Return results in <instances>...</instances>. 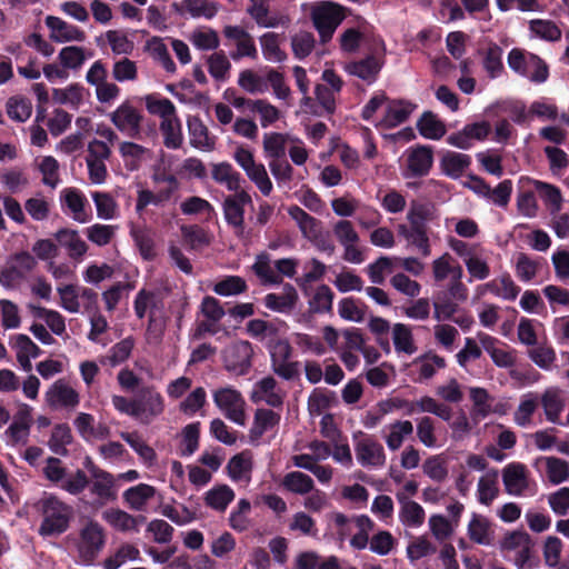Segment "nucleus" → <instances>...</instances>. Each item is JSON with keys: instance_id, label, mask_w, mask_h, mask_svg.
Masks as SVG:
<instances>
[{"instance_id": "obj_59", "label": "nucleus", "mask_w": 569, "mask_h": 569, "mask_svg": "<svg viewBox=\"0 0 569 569\" xmlns=\"http://www.w3.org/2000/svg\"><path fill=\"white\" fill-rule=\"evenodd\" d=\"M160 132L163 139V144L168 149H179L183 143L182 127L179 118H171L170 120L160 122Z\"/></svg>"}, {"instance_id": "obj_32", "label": "nucleus", "mask_w": 569, "mask_h": 569, "mask_svg": "<svg viewBox=\"0 0 569 569\" xmlns=\"http://www.w3.org/2000/svg\"><path fill=\"white\" fill-rule=\"evenodd\" d=\"M438 218L433 203L411 200L406 214V224L428 228V224Z\"/></svg>"}, {"instance_id": "obj_34", "label": "nucleus", "mask_w": 569, "mask_h": 569, "mask_svg": "<svg viewBox=\"0 0 569 569\" xmlns=\"http://www.w3.org/2000/svg\"><path fill=\"white\" fill-rule=\"evenodd\" d=\"M252 468L253 458L250 451H242L233 456L227 465L229 477L234 482L244 485H248L251 481Z\"/></svg>"}, {"instance_id": "obj_41", "label": "nucleus", "mask_w": 569, "mask_h": 569, "mask_svg": "<svg viewBox=\"0 0 569 569\" xmlns=\"http://www.w3.org/2000/svg\"><path fill=\"white\" fill-rule=\"evenodd\" d=\"M528 28L530 38L547 42H557L562 36L559 26L549 19H531L528 21Z\"/></svg>"}, {"instance_id": "obj_24", "label": "nucleus", "mask_w": 569, "mask_h": 569, "mask_svg": "<svg viewBox=\"0 0 569 569\" xmlns=\"http://www.w3.org/2000/svg\"><path fill=\"white\" fill-rule=\"evenodd\" d=\"M477 338L497 367L510 368L516 365V352L507 348H500L497 338L485 332H478Z\"/></svg>"}, {"instance_id": "obj_16", "label": "nucleus", "mask_w": 569, "mask_h": 569, "mask_svg": "<svg viewBox=\"0 0 569 569\" xmlns=\"http://www.w3.org/2000/svg\"><path fill=\"white\" fill-rule=\"evenodd\" d=\"M356 458L365 468L379 469L386 465L383 446L371 436H363L355 443Z\"/></svg>"}, {"instance_id": "obj_7", "label": "nucleus", "mask_w": 569, "mask_h": 569, "mask_svg": "<svg viewBox=\"0 0 569 569\" xmlns=\"http://www.w3.org/2000/svg\"><path fill=\"white\" fill-rule=\"evenodd\" d=\"M332 232L339 244L343 248L342 259L345 261L353 264H360L365 261L359 233L350 220H338L332 226Z\"/></svg>"}, {"instance_id": "obj_1", "label": "nucleus", "mask_w": 569, "mask_h": 569, "mask_svg": "<svg viewBox=\"0 0 569 569\" xmlns=\"http://www.w3.org/2000/svg\"><path fill=\"white\" fill-rule=\"evenodd\" d=\"M533 541L530 535L523 530H511L505 533L499 541V549L503 557L511 560L518 569H532L535 562Z\"/></svg>"}, {"instance_id": "obj_35", "label": "nucleus", "mask_w": 569, "mask_h": 569, "mask_svg": "<svg viewBox=\"0 0 569 569\" xmlns=\"http://www.w3.org/2000/svg\"><path fill=\"white\" fill-rule=\"evenodd\" d=\"M297 301V290L289 283L282 287L280 293H268L263 299L264 306L268 309L280 313H288L292 311Z\"/></svg>"}, {"instance_id": "obj_44", "label": "nucleus", "mask_w": 569, "mask_h": 569, "mask_svg": "<svg viewBox=\"0 0 569 569\" xmlns=\"http://www.w3.org/2000/svg\"><path fill=\"white\" fill-rule=\"evenodd\" d=\"M212 179L220 184H224L229 191H242L241 176L228 162H220L212 166Z\"/></svg>"}, {"instance_id": "obj_33", "label": "nucleus", "mask_w": 569, "mask_h": 569, "mask_svg": "<svg viewBox=\"0 0 569 569\" xmlns=\"http://www.w3.org/2000/svg\"><path fill=\"white\" fill-rule=\"evenodd\" d=\"M11 343L21 369L30 372L32 369L31 359L39 357L40 348L27 335L22 333L14 336Z\"/></svg>"}, {"instance_id": "obj_6", "label": "nucleus", "mask_w": 569, "mask_h": 569, "mask_svg": "<svg viewBox=\"0 0 569 569\" xmlns=\"http://www.w3.org/2000/svg\"><path fill=\"white\" fill-rule=\"evenodd\" d=\"M212 400L221 413L238 426L247 423V402L242 393L232 386H224L212 391Z\"/></svg>"}, {"instance_id": "obj_23", "label": "nucleus", "mask_w": 569, "mask_h": 569, "mask_svg": "<svg viewBox=\"0 0 569 569\" xmlns=\"http://www.w3.org/2000/svg\"><path fill=\"white\" fill-rule=\"evenodd\" d=\"M505 490L511 496H523L529 488L527 467L520 462H512L502 469Z\"/></svg>"}, {"instance_id": "obj_27", "label": "nucleus", "mask_w": 569, "mask_h": 569, "mask_svg": "<svg viewBox=\"0 0 569 569\" xmlns=\"http://www.w3.org/2000/svg\"><path fill=\"white\" fill-rule=\"evenodd\" d=\"M397 233L407 241L408 246L415 247L422 257L431 254L428 228L409 226L402 222L397 226Z\"/></svg>"}, {"instance_id": "obj_51", "label": "nucleus", "mask_w": 569, "mask_h": 569, "mask_svg": "<svg viewBox=\"0 0 569 569\" xmlns=\"http://www.w3.org/2000/svg\"><path fill=\"white\" fill-rule=\"evenodd\" d=\"M539 396L528 392L520 398V402L513 413L515 422L520 427H529L532 423V416L538 409Z\"/></svg>"}, {"instance_id": "obj_22", "label": "nucleus", "mask_w": 569, "mask_h": 569, "mask_svg": "<svg viewBox=\"0 0 569 569\" xmlns=\"http://www.w3.org/2000/svg\"><path fill=\"white\" fill-rule=\"evenodd\" d=\"M73 427L87 442L103 440L110 435V428L88 412H79L73 420Z\"/></svg>"}, {"instance_id": "obj_42", "label": "nucleus", "mask_w": 569, "mask_h": 569, "mask_svg": "<svg viewBox=\"0 0 569 569\" xmlns=\"http://www.w3.org/2000/svg\"><path fill=\"white\" fill-rule=\"evenodd\" d=\"M432 277L436 282H442L447 278H462L463 271L460 264L455 263L453 257L449 252L442 253L431 263Z\"/></svg>"}, {"instance_id": "obj_48", "label": "nucleus", "mask_w": 569, "mask_h": 569, "mask_svg": "<svg viewBox=\"0 0 569 569\" xmlns=\"http://www.w3.org/2000/svg\"><path fill=\"white\" fill-rule=\"evenodd\" d=\"M446 365L445 358L433 352L420 356L413 361V366L418 371L419 381L431 379L437 371L443 369Z\"/></svg>"}, {"instance_id": "obj_15", "label": "nucleus", "mask_w": 569, "mask_h": 569, "mask_svg": "<svg viewBox=\"0 0 569 569\" xmlns=\"http://www.w3.org/2000/svg\"><path fill=\"white\" fill-rule=\"evenodd\" d=\"M223 36L234 47L230 57L238 61L242 58L257 59L258 50L253 37L240 26H226Z\"/></svg>"}, {"instance_id": "obj_52", "label": "nucleus", "mask_w": 569, "mask_h": 569, "mask_svg": "<svg viewBox=\"0 0 569 569\" xmlns=\"http://www.w3.org/2000/svg\"><path fill=\"white\" fill-rule=\"evenodd\" d=\"M134 347V340L131 337L124 338L110 348L106 356L99 361L103 366L117 367L129 359Z\"/></svg>"}, {"instance_id": "obj_18", "label": "nucleus", "mask_w": 569, "mask_h": 569, "mask_svg": "<svg viewBox=\"0 0 569 569\" xmlns=\"http://www.w3.org/2000/svg\"><path fill=\"white\" fill-rule=\"evenodd\" d=\"M253 350L248 341H237L223 350V363L226 370L243 375L251 367Z\"/></svg>"}, {"instance_id": "obj_60", "label": "nucleus", "mask_w": 569, "mask_h": 569, "mask_svg": "<svg viewBox=\"0 0 569 569\" xmlns=\"http://www.w3.org/2000/svg\"><path fill=\"white\" fill-rule=\"evenodd\" d=\"M102 518L118 531H136L138 527L137 518L121 509H108Z\"/></svg>"}, {"instance_id": "obj_21", "label": "nucleus", "mask_w": 569, "mask_h": 569, "mask_svg": "<svg viewBox=\"0 0 569 569\" xmlns=\"http://www.w3.org/2000/svg\"><path fill=\"white\" fill-rule=\"evenodd\" d=\"M286 392L282 391L273 377H264L256 382L252 392L251 400L253 402H264L272 408H281Z\"/></svg>"}, {"instance_id": "obj_19", "label": "nucleus", "mask_w": 569, "mask_h": 569, "mask_svg": "<svg viewBox=\"0 0 569 569\" xmlns=\"http://www.w3.org/2000/svg\"><path fill=\"white\" fill-rule=\"evenodd\" d=\"M520 292V288L516 284L509 273H503L490 281L479 284L475 289V298L481 299L487 295H492L502 300L512 301Z\"/></svg>"}, {"instance_id": "obj_37", "label": "nucleus", "mask_w": 569, "mask_h": 569, "mask_svg": "<svg viewBox=\"0 0 569 569\" xmlns=\"http://www.w3.org/2000/svg\"><path fill=\"white\" fill-rule=\"evenodd\" d=\"M288 214L297 223L302 237L307 240L316 239L317 234L323 229L319 219L298 206L289 207Z\"/></svg>"}, {"instance_id": "obj_12", "label": "nucleus", "mask_w": 569, "mask_h": 569, "mask_svg": "<svg viewBox=\"0 0 569 569\" xmlns=\"http://www.w3.org/2000/svg\"><path fill=\"white\" fill-rule=\"evenodd\" d=\"M251 202L252 198L246 190L227 196L222 202L223 217L237 237L244 233V207Z\"/></svg>"}, {"instance_id": "obj_54", "label": "nucleus", "mask_w": 569, "mask_h": 569, "mask_svg": "<svg viewBox=\"0 0 569 569\" xmlns=\"http://www.w3.org/2000/svg\"><path fill=\"white\" fill-rule=\"evenodd\" d=\"M283 488L295 495L306 496L315 488L313 479L301 471H291L282 479Z\"/></svg>"}, {"instance_id": "obj_4", "label": "nucleus", "mask_w": 569, "mask_h": 569, "mask_svg": "<svg viewBox=\"0 0 569 569\" xmlns=\"http://www.w3.org/2000/svg\"><path fill=\"white\" fill-rule=\"evenodd\" d=\"M509 68L533 83H543L549 78V67L539 56L523 49L513 48L507 57Z\"/></svg>"}, {"instance_id": "obj_64", "label": "nucleus", "mask_w": 569, "mask_h": 569, "mask_svg": "<svg viewBox=\"0 0 569 569\" xmlns=\"http://www.w3.org/2000/svg\"><path fill=\"white\" fill-rule=\"evenodd\" d=\"M291 140L288 134L271 132L263 136V151L270 160L283 158L286 154L287 143Z\"/></svg>"}, {"instance_id": "obj_25", "label": "nucleus", "mask_w": 569, "mask_h": 569, "mask_svg": "<svg viewBox=\"0 0 569 569\" xmlns=\"http://www.w3.org/2000/svg\"><path fill=\"white\" fill-rule=\"evenodd\" d=\"M413 431L415 426L410 420L398 419L385 426L382 439L390 451H397L412 436Z\"/></svg>"}, {"instance_id": "obj_13", "label": "nucleus", "mask_w": 569, "mask_h": 569, "mask_svg": "<svg viewBox=\"0 0 569 569\" xmlns=\"http://www.w3.org/2000/svg\"><path fill=\"white\" fill-rule=\"evenodd\" d=\"M96 476L89 479L90 505L101 508L117 499L116 479L107 470H94Z\"/></svg>"}, {"instance_id": "obj_20", "label": "nucleus", "mask_w": 569, "mask_h": 569, "mask_svg": "<svg viewBox=\"0 0 569 569\" xmlns=\"http://www.w3.org/2000/svg\"><path fill=\"white\" fill-rule=\"evenodd\" d=\"M44 23L49 29V38L56 43L82 42L86 40L83 30L59 17L47 16Z\"/></svg>"}, {"instance_id": "obj_63", "label": "nucleus", "mask_w": 569, "mask_h": 569, "mask_svg": "<svg viewBox=\"0 0 569 569\" xmlns=\"http://www.w3.org/2000/svg\"><path fill=\"white\" fill-rule=\"evenodd\" d=\"M261 51L266 60L274 63L283 62L287 53L280 48L279 34L267 32L260 37Z\"/></svg>"}, {"instance_id": "obj_26", "label": "nucleus", "mask_w": 569, "mask_h": 569, "mask_svg": "<svg viewBox=\"0 0 569 569\" xmlns=\"http://www.w3.org/2000/svg\"><path fill=\"white\" fill-rule=\"evenodd\" d=\"M467 535L477 545L490 546L495 538L492 522L486 516L473 512L467 526Z\"/></svg>"}, {"instance_id": "obj_38", "label": "nucleus", "mask_w": 569, "mask_h": 569, "mask_svg": "<svg viewBox=\"0 0 569 569\" xmlns=\"http://www.w3.org/2000/svg\"><path fill=\"white\" fill-rule=\"evenodd\" d=\"M54 238L68 251L71 259H80L88 251V244L77 230L62 228L54 233Z\"/></svg>"}, {"instance_id": "obj_3", "label": "nucleus", "mask_w": 569, "mask_h": 569, "mask_svg": "<svg viewBox=\"0 0 569 569\" xmlns=\"http://www.w3.org/2000/svg\"><path fill=\"white\" fill-rule=\"evenodd\" d=\"M42 522L39 528L41 536L60 535L69 527L72 508L58 499L56 496H48L40 500Z\"/></svg>"}, {"instance_id": "obj_58", "label": "nucleus", "mask_w": 569, "mask_h": 569, "mask_svg": "<svg viewBox=\"0 0 569 569\" xmlns=\"http://www.w3.org/2000/svg\"><path fill=\"white\" fill-rule=\"evenodd\" d=\"M498 472L491 471L481 476L477 486L478 501L489 506L498 496Z\"/></svg>"}, {"instance_id": "obj_9", "label": "nucleus", "mask_w": 569, "mask_h": 569, "mask_svg": "<svg viewBox=\"0 0 569 569\" xmlns=\"http://www.w3.org/2000/svg\"><path fill=\"white\" fill-rule=\"evenodd\" d=\"M164 399L154 387L142 388L136 398L133 419L150 425L164 412Z\"/></svg>"}, {"instance_id": "obj_17", "label": "nucleus", "mask_w": 569, "mask_h": 569, "mask_svg": "<svg viewBox=\"0 0 569 569\" xmlns=\"http://www.w3.org/2000/svg\"><path fill=\"white\" fill-rule=\"evenodd\" d=\"M59 201L62 211L69 214L74 221L86 223L90 220V213L87 209L88 200L84 193L78 188H63L59 193Z\"/></svg>"}, {"instance_id": "obj_61", "label": "nucleus", "mask_w": 569, "mask_h": 569, "mask_svg": "<svg viewBox=\"0 0 569 569\" xmlns=\"http://www.w3.org/2000/svg\"><path fill=\"white\" fill-rule=\"evenodd\" d=\"M37 168L41 173V182L51 189H56L60 183V164L52 156H44L40 158Z\"/></svg>"}, {"instance_id": "obj_36", "label": "nucleus", "mask_w": 569, "mask_h": 569, "mask_svg": "<svg viewBox=\"0 0 569 569\" xmlns=\"http://www.w3.org/2000/svg\"><path fill=\"white\" fill-rule=\"evenodd\" d=\"M381 67L380 59L368 56L365 59L346 63L343 69L347 73L371 83L376 80Z\"/></svg>"}, {"instance_id": "obj_49", "label": "nucleus", "mask_w": 569, "mask_h": 569, "mask_svg": "<svg viewBox=\"0 0 569 569\" xmlns=\"http://www.w3.org/2000/svg\"><path fill=\"white\" fill-rule=\"evenodd\" d=\"M415 429L418 441L426 448L433 449L442 446L437 435L436 421L431 417L423 416L419 418Z\"/></svg>"}, {"instance_id": "obj_57", "label": "nucleus", "mask_w": 569, "mask_h": 569, "mask_svg": "<svg viewBox=\"0 0 569 569\" xmlns=\"http://www.w3.org/2000/svg\"><path fill=\"white\" fill-rule=\"evenodd\" d=\"M96 206L97 216L102 220H112L119 216V206L116 199L108 192H91Z\"/></svg>"}, {"instance_id": "obj_39", "label": "nucleus", "mask_w": 569, "mask_h": 569, "mask_svg": "<svg viewBox=\"0 0 569 569\" xmlns=\"http://www.w3.org/2000/svg\"><path fill=\"white\" fill-rule=\"evenodd\" d=\"M119 153L124 167L129 171L138 170L142 162L150 157V149L133 141H122L119 143Z\"/></svg>"}, {"instance_id": "obj_53", "label": "nucleus", "mask_w": 569, "mask_h": 569, "mask_svg": "<svg viewBox=\"0 0 569 569\" xmlns=\"http://www.w3.org/2000/svg\"><path fill=\"white\" fill-rule=\"evenodd\" d=\"M234 496V491L229 486H216L206 492L204 503L216 511L223 512Z\"/></svg>"}, {"instance_id": "obj_10", "label": "nucleus", "mask_w": 569, "mask_h": 569, "mask_svg": "<svg viewBox=\"0 0 569 569\" xmlns=\"http://www.w3.org/2000/svg\"><path fill=\"white\" fill-rule=\"evenodd\" d=\"M32 408L21 403L13 415L12 421L3 432V440L10 447H23L28 443L32 426Z\"/></svg>"}, {"instance_id": "obj_11", "label": "nucleus", "mask_w": 569, "mask_h": 569, "mask_svg": "<svg viewBox=\"0 0 569 569\" xmlns=\"http://www.w3.org/2000/svg\"><path fill=\"white\" fill-rule=\"evenodd\" d=\"M106 542L104 530L100 523L90 520L80 531V541L78 543V552L86 563H91Z\"/></svg>"}, {"instance_id": "obj_62", "label": "nucleus", "mask_w": 569, "mask_h": 569, "mask_svg": "<svg viewBox=\"0 0 569 569\" xmlns=\"http://www.w3.org/2000/svg\"><path fill=\"white\" fill-rule=\"evenodd\" d=\"M73 440V436L70 427L67 423L56 425L51 431V436L48 440L50 450L59 456H66L68 453L67 446Z\"/></svg>"}, {"instance_id": "obj_45", "label": "nucleus", "mask_w": 569, "mask_h": 569, "mask_svg": "<svg viewBox=\"0 0 569 569\" xmlns=\"http://www.w3.org/2000/svg\"><path fill=\"white\" fill-rule=\"evenodd\" d=\"M393 347L397 353L411 356L418 350L412 330L406 323H395L391 328Z\"/></svg>"}, {"instance_id": "obj_8", "label": "nucleus", "mask_w": 569, "mask_h": 569, "mask_svg": "<svg viewBox=\"0 0 569 569\" xmlns=\"http://www.w3.org/2000/svg\"><path fill=\"white\" fill-rule=\"evenodd\" d=\"M143 113L129 100L122 101L110 114L109 120L114 128L129 138H140Z\"/></svg>"}, {"instance_id": "obj_31", "label": "nucleus", "mask_w": 569, "mask_h": 569, "mask_svg": "<svg viewBox=\"0 0 569 569\" xmlns=\"http://www.w3.org/2000/svg\"><path fill=\"white\" fill-rule=\"evenodd\" d=\"M189 142L201 151L210 152L216 147V138L210 134L207 126L198 118L191 117L187 121Z\"/></svg>"}, {"instance_id": "obj_47", "label": "nucleus", "mask_w": 569, "mask_h": 569, "mask_svg": "<svg viewBox=\"0 0 569 569\" xmlns=\"http://www.w3.org/2000/svg\"><path fill=\"white\" fill-rule=\"evenodd\" d=\"M280 413L271 409H257L253 417V423L250 429L251 438L259 439L263 433L276 428L280 422Z\"/></svg>"}, {"instance_id": "obj_50", "label": "nucleus", "mask_w": 569, "mask_h": 569, "mask_svg": "<svg viewBox=\"0 0 569 569\" xmlns=\"http://www.w3.org/2000/svg\"><path fill=\"white\" fill-rule=\"evenodd\" d=\"M539 461L545 463V471L548 481L551 485H560L569 479V462L555 457H541Z\"/></svg>"}, {"instance_id": "obj_43", "label": "nucleus", "mask_w": 569, "mask_h": 569, "mask_svg": "<svg viewBox=\"0 0 569 569\" xmlns=\"http://www.w3.org/2000/svg\"><path fill=\"white\" fill-rule=\"evenodd\" d=\"M470 164V156L453 151H447L440 160L442 172L452 179L460 178Z\"/></svg>"}, {"instance_id": "obj_40", "label": "nucleus", "mask_w": 569, "mask_h": 569, "mask_svg": "<svg viewBox=\"0 0 569 569\" xmlns=\"http://www.w3.org/2000/svg\"><path fill=\"white\" fill-rule=\"evenodd\" d=\"M415 109V104L405 100H393L388 103L380 124L383 128H395L403 123Z\"/></svg>"}, {"instance_id": "obj_29", "label": "nucleus", "mask_w": 569, "mask_h": 569, "mask_svg": "<svg viewBox=\"0 0 569 569\" xmlns=\"http://www.w3.org/2000/svg\"><path fill=\"white\" fill-rule=\"evenodd\" d=\"M433 163V150L429 146H418L408 150L407 167L411 177L426 176Z\"/></svg>"}, {"instance_id": "obj_14", "label": "nucleus", "mask_w": 569, "mask_h": 569, "mask_svg": "<svg viewBox=\"0 0 569 569\" xmlns=\"http://www.w3.org/2000/svg\"><path fill=\"white\" fill-rule=\"evenodd\" d=\"M44 401L54 410H73L80 403V395L66 379H58L44 392Z\"/></svg>"}, {"instance_id": "obj_2", "label": "nucleus", "mask_w": 569, "mask_h": 569, "mask_svg": "<svg viewBox=\"0 0 569 569\" xmlns=\"http://www.w3.org/2000/svg\"><path fill=\"white\" fill-rule=\"evenodd\" d=\"M345 18V7L332 1H319L310 8V20L323 44L332 39Z\"/></svg>"}, {"instance_id": "obj_30", "label": "nucleus", "mask_w": 569, "mask_h": 569, "mask_svg": "<svg viewBox=\"0 0 569 569\" xmlns=\"http://www.w3.org/2000/svg\"><path fill=\"white\" fill-rule=\"evenodd\" d=\"M546 419L551 423L560 425V416L565 409L563 391L557 387L547 388L539 397Z\"/></svg>"}, {"instance_id": "obj_5", "label": "nucleus", "mask_w": 569, "mask_h": 569, "mask_svg": "<svg viewBox=\"0 0 569 569\" xmlns=\"http://www.w3.org/2000/svg\"><path fill=\"white\" fill-rule=\"evenodd\" d=\"M331 519L341 540L351 536L353 529H357V532L350 539V545L358 550L365 549L368 546V535L373 529V521L368 516L360 515L348 518L341 512H333Z\"/></svg>"}, {"instance_id": "obj_55", "label": "nucleus", "mask_w": 569, "mask_h": 569, "mask_svg": "<svg viewBox=\"0 0 569 569\" xmlns=\"http://www.w3.org/2000/svg\"><path fill=\"white\" fill-rule=\"evenodd\" d=\"M91 56L92 52L87 51L83 47L68 46L59 51L58 59L63 69L78 70Z\"/></svg>"}, {"instance_id": "obj_56", "label": "nucleus", "mask_w": 569, "mask_h": 569, "mask_svg": "<svg viewBox=\"0 0 569 569\" xmlns=\"http://www.w3.org/2000/svg\"><path fill=\"white\" fill-rule=\"evenodd\" d=\"M112 79L116 82H134L139 78L138 63L128 57H121L112 62Z\"/></svg>"}, {"instance_id": "obj_46", "label": "nucleus", "mask_w": 569, "mask_h": 569, "mask_svg": "<svg viewBox=\"0 0 569 569\" xmlns=\"http://www.w3.org/2000/svg\"><path fill=\"white\" fill-rule=\"evenodd\" d=\"M154 496V487L147 483H139L123 492V500L132 510L141 511Z\"/></svg>"}, {"instance_id": "obj_28", "label": "nucleus", "mask_w": 569, "mask_h": 569, "mask_svg": "<svg viewBox=\"0 0 569 569\" xmlns=\"http://www.w3.org/2000/svg\"><path fill=\"white\" fill-rule=\"evenodd\" d=\"M397 499L400 505L399 521L407 528H419L426 519L425 509L415 500H410L405 493L398 492Z\"/></svg>"}]
</instances>
